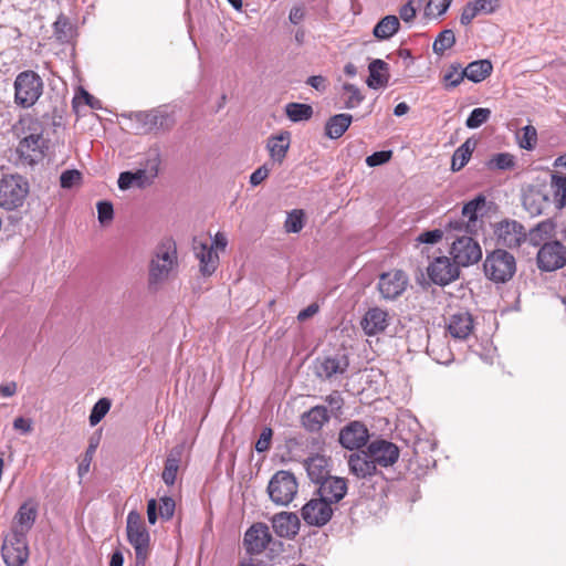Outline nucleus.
Here are the masks:
<instances>
[{
    "label": "nucleus",
    "instance_id": "obj_6",
    "mask_svg": "<svg viewBox=\"0 0 566 566\" xmlns=\"http://www.w3.org/2000/svg\"><path fill=\"white\" fill-rule=\"evenodd\" d=\"M14 103L23 108L33 106L43 94L41 76L31 70L19 73L14 80Z\"/></svg>",
    "mask_w": 566,
    "mask_h": 566
},
{
    "label": "nucleus",
    "instance_id": "obj_17",
    "mask_svg": "<svg viewBox=\"0 0 566 566\" xmlns=\"http://www.w3.org/2000/svg\"><path fill=\"white\" fill-rule=\"evenodd\" d=\"M369 439L367 427L357 420L344 426L338 434V442L347 450L354 451L365 447Z\"/></svg>",
    "mask_w": 566,
    "mask_h": 566
},
{
    "label": "nucleus",
    "instance_id": "obj_20",
    "mask_svg": "<svg viewBox=\"0 0 566 566\" xmlns=\"http://www.w3.org/2000/svg\"><path fill=\"white\" fill-rule=\"evenodd\" d=\"M269 526L264 523H254L245 532L243 544L251 555L261 554L271 542Z\"/></svg>",
    "mask_w": 566,
    "mask_h": 566
},
{
    "label": "nucleus",
    "instance_id": "obj_32",
    "mask_svg": "<svg viewBox=\"0 0 566 566\" xmlns=\"http://www.w3.org/2000/svg\"><path fill=\"white\" fill-rule=\"evenodd\" d=\"M266 148L273 161L282 164L290 148V133L283 132L268 139Z\"/></svg>",
    "mask_w": 566,
    "mask_h": 566
},
{
    "label": "nucleus",
    "instance_id": "obj_33",
    "mask_svg": "<svg viewBox=\"0 0 566 566\" xmlns=\"http://www.w3.org/2000/svg\"><path fill=\"white\" fill-rule=\"evenodd\" d=\"M353 120L350 114H336L329 117L325 124V134L331 139H337L348 129Z\"/></svg>",
    "mask_w": 566,
    "mask_h": 566
},
{
    "label": "nucleus",
    "instance_id": "obj_43",
    "mask_svg": "<svg viewBox=\"0 0 566 566\" xmlns=\"http://www.w3.org/2000/svg\"><path fill=\"white\" fill-rule=\"evenodd\" d=\"M552 187L554 188L556 207L563 209L566 206V175H552Z\"/></svg>",
    "mask_w": 566,
    "mask_h": 566
},
{
    "label": "nucleus",
    "instance_id": "obj_26",
    "mask_svg": "<svg viewBox=\"0 0 566 566\" xmlns=\"http://www.w3.org/2000/svg\"><path fill=\"white\" fill-rule=\"evenodd\" d=\"M272 527L277 536L291 538L297 534L300 521L294 513L281 512L272 517Z\"/></svg>",
    "mask_w": 566,
    "mask_h": 566
},
{
    "label": "nucleus",
    "instance_id": "obj_56",
    "mask_svg": "<svg viewBox=\"0 0 566 566\" xmlns=\"http://www.w3.org/2000/svg\"><path fill=\"white\" fill-rule=\"evenodd\" d=\"M392 153L390 150L376 151L366 158L369 167L380 166L390 160Z\"/></svg>",
    "mask_w": 566,
    "mask_h": 566
},
{
    "label": "nucleus",
    "instance_id": "obj_58",
    "mask_svg": "<svg viewBox=\"0 0 566 566\" xmlns=\"http://www.w3.org/2000/svg\"><path fill=\"white\" fill-rule=\"evenodd\" d=\"M452 0H429V3L426 9V14H430L429 11H437V15H442L447 12L451 4Z\"/></svg>",
    "mask_w": 566,
    "mask_h": 566
},
{
    "label": "nucleus",
    "instance_id": "obj_52",
    "mask_svg": "<svg viewBox=\"0 0 566 566\" xmlns=\"http://www.w3.org/2000/svg\"><path fill=\"white\" fill-rule=\"evenodd\" d=\"M159 516L164 521H169L175 514V501L170 496H163L159 500Z\"/></svg>",
    "mask_w": 566,
    "mask_h": 566
},
{
    "label": "nucleus",
    "instance_id": "obj_48",
    "mask_svg": "<svg viewBox=\"0 0 566 566\" xmlns=\"http://www.w3.org/2000/svg\"><path fill=\"white\" fill-rule=\"evenodd\" d=\"M54 34L61 42H67L72 36V27L64 15H60L54 22Z\"/></svg>",
    "mask_w": 566,
    "mask_h": 566
},
{
    "label": "nucleus",
    "instance_id": "obj_60",
    "mask_svg": "<svg viewBox=\"0 0 566 566\" xmlns=\"http://www.w3.org/2000/svg\"><path fill=\"white\" fill-rule=\"evenodd\" d=\"M270 174V168L266 164L260 166L255 169L250 176V184L252 186H259L262 181H264Z\"/></svg>",
    "mask_w": 566,
    "mask_h": 566
},
{
    "label": "nucleus",
    "instance_id": "obj_7",
    "mask_svg": "<svg viewBox=\"0 0 566 566\" xmlns=\"http://www.w3.org/2000/svg\"><path fill=\"white\" fill-rule=\"evenodd\" d=\"M485 276L495 283L510 281L516 272L515 258L503 249L489 253L484 264Z\"/></svg>",
    "mask_w": 566,
    "mask_h": 566
},
{
    "label": "nucleus",
    "instance_id": "obj_1",
    "mask_svg": "<svg viewBox=\"0 0 566 566\" xmlns=\"http://www.w3.org/2000/svg\"><path fill=\"white\" fill-rule=\"evenodd\" d=\"M178 266L177 249L174 242L159 244L148 265V290L157 292Z\"/></svg>",
    "mask_w": 566,
    "mask_h": 566
},
{
    "label": "nucleus",
    "instance_id": "obj_49",
    "mask_svg": "<svg viewBox=\"0 0 566 566\" xmlns=\"http://www.w3.org/2000/svg\"><path fill=\"white\" fill-rule=\"evenodd\" d=\"M343 90L348 93V97L345 101V107L348 109L355 108L360 105L364 101V95L360 93L359 88L354 85L346 83L343 86Z\"/></svg>",
    "mask_w": 566,
    "mask_h": 566
},
{
    "label": "nucleus",
    "instance_id": "obj_19",
    "mask_svg": "<svg viewBox=\"0 0 566 566\" xmlns=\"http://www.w3.org/2000/svg\"><path fill=\"white\" fill-rule=\"evenodd\" d=\"M302 517L308 525L324 526L333 516L332 504L326 500L312 499L308 501L301 511Z\"/></svg>",
    "mask_w": 566,
    "mask_h": 566
},
{
    "label": "nucleus",
    "instance_id": "obj_5",
    "mask_svg": "<svg viewBox=\"0 0 566 566\" xmlns=\"http://www.w3.org/2000/svg\"><path fill=\"white\" fill-rule=\"evenodd\" d=\"M29 190V182L21 175H3L0 178V208L7 211L18 210L23 206Z\"/></svg>",
    "mask_w": 566,
    "mask_h": 566
},
{
    "label": "nucleus",
    "instance_id": "obj_29",
    "mask_svg": "<svg viewBox=\"0 0 566 566\" xmlns=\"http://www.w3.org/2000/svg\"><path fill=\"white\" fill-rule=\"evenodd\" d=\"M448 331L455 339H467L473 331V317L469 312H459L451 315Z\"/></svg>",
    "mask_w": 566,
    "mask_h": 566
},
{
    "label": "nucleus",
    "instance_id": "obj_9",
    "mask_svg": "<svg viewBox=\"0 0 566 566\" xmlns=\"http://www.w3.org/2000/svg\"><path fill=\"white\" fill-rule=\"evenodd\" d=\"M270 499L277 505H287L297 493V482L293 473L277 471L269 482Z\"/></svg>",
    "mask_w": 566,
    "mask_h": 566
},
{
    "label": "nucleus",
    "instance_id": "obj_22",
    "mask_svg": "<svg viewBox=\"0 0 566 566\" xmlns=\"http://www.w3.org/2000/svg\"><path fill=\"white\" fill-rule=\"evenodd\" d=\"M348 366L349 361L345 354H335L318 358L315 364V373L319 378L331 379L335 375L344 374Z\"/></svg>",
    "mask_w": 566,
    "mask_h": 566
},
{
    "label": "nucleus",
    "instance_id": "obj_12",
    "mask_svg": "<svg viewBox=\"0 0 566 566\" xmlns=\"http://www.w3.org/2000/svg\"><path fill=\"white\" fill-rule=\"evenodd\" d=\"M46 142L41 133L30 134L19 142L17 154L24 166H33L44 158Z\"/></svg>",
    "mask_w": 566,
    "mask_h": 566
},
{
    "label": "nucleus",
    "instance_id": "obj_23",
    "mask_svg": "<svg viewBox=\"0 0 566 566\" xmlns=\"http://www.w3.org/2000/svg\"><path fill=\"white\" fill-rule=\"evenodd\" d=\"M347 462L349 472L358 479L373 476L377 472V468L366 450L352 453Z\"/></svg>",
    "mask_w": 566,
    "mask_h": 566
},
{
    "label": "nucleus",
    "instance_id": "obj_38",
    "mask_svg": "<svg viewBox=\"0 0 566 566\" xmlns=\"http://www.w3.org/2000/svg\"><path fill=\"white\" fill-rule=\"evenodd\" d=\"M400 22L396 15H386L374 28V35L379 40H387L397 33Z\"/></svg>",
    "mask_w": 566,
    "mask_h": 566
},
{
    "label": "nucleus",
    "instance_id": "obj_24",
    "mask_svg": "<svg viewBox=\"0 0 566 566\" xmlns=\"http://www.w3.org/2000/svg\"><path fill=\"white\" fill-rule=\"evenodd\" d=\"M500 8L499 0H474L468 2L460 15V22L462 25H468L472 20L483 13L491 14Z\"/></svg>",
    "mask_w": 566,
    "mask_h": 566
},
{
    "label": "nucleus",
    "instance_id": "obj_63",
    "mask_svg": "<svg viewBox=\"0 0 566 566\" xmlns=\"http://www.w3.org/2000/svg\"><path fill=\"white\" fill-rule=\"evenodd\" d=\"M416 12V8L413 7L412 1L410 0L400 8L399 15L405 22H410L415 19Z\"/></svg>",
    "mask_w": 566,
    "mask_h": 566
},
{
    "label": "nucleus",
    "instance_id": "obj_50",
    "mask_svg": "<svg viewBox=\"0 0 566 566\" xmlns=\"http://www.w3.org/2000/svg\"><path fill=\"white\" fill-rule=\"evenodd\" d=\"M98 221L101 224H108L114 218V208L109 201H98L96 205Z\"/></svg>",
    "mask_w": 566,
    "mask_h": 566
},
{
    "label": "nucleus",
    "instance_id": "obj_3",
    "mask_svg": "<svg viewBox=\"0 0 566 566\" xmlns=\"http://www.w3.org/2000/svg\"><path fill=\"white\" fill-rule=\"evenodd\" d=\"M161 163L160 151L158 148H153L147 153L145 167L137 169L135 172L124 171L120 172L117 184L120 190H127L132 187L146 188L150 186L159 174V166Z\"/></svg>",
    "mask_w": 566,
    "mask_h": 566
},
{
    "label": "nucleus",
    "instance_id": "obj_25",
    "mask_svg": "<svg viewBox=\"0 0 566 566\" xmlns=\"http://www.w3.org/2000/svg\"><path fill=\"white\" fill-rule=\"evenodd\" d=\"M347 492L346 480L337 476H328L319 483V496L331 504L339 502Z\"/></svg>",
    "mask_w": 566,
    "mask_h": 566
},
{
    "label": "nucleus",
    "instance_id": "obj_2",
    "mask_svg": "<svg viewBox=\"0 0 566 566\" xmlns=\"http://www.w3.org/2000/svg\"><path fill=\"white\" fill-rule=\"evenodd\" d=\"M122 117L129 122L130 129L137 135L167 132L175 125L174 117L160 108H153L145 112H128L122 114Z\"/></svg>",
    "mask_w": 566,
    "mask_h": 566
},
{
    "label": "nucleus",
    "instance_id": "obj_54",
    "mask_svg": "<svg viewBox=\"0 0 566 566\" xmlns=\"http://www.w3.org/2000/svg\"><path fill=\"white\" fill-rule=\"evenodd\" d=\"M523 136L520 140V146L524 149L531 150L534 148L537 139L536 129L533 126H525L523 128Z\"/></svg>",
    "mask_w": 566,
    "mask_h": 566
},
{
    "label": "nucleus",
    "instance_id": "obj_15",
    "mask_svg": "<svg viewBox=\"0 0 566 566\" xmlns=\"http://www.w3.org/2000/svg\"><path fill=\"white\" fill-rule=\"evenodd\" d=\"M366 453L373 459L376 468L378 465L388 468L398 461L400 451L395 443L384 439H376L367 446Z\"/></svg>",
    "mask_w": 566,
    "mask_h": 566
},
{
    "label": "nucleus",
    "instance_id": "obj_31",
    "mask_svg": "<svg viewBox=\"0 0 566 566\" xmlns=\"http://www.w3.org/2000/svg\"><path fill=\"white\" fill-rule=\"evenodd\" d=\"M305 468L310 479L319 484L329 476L328 460L324 455H313L305 461Z\"/></svg>",
    "mask_w": 566,
    "mask_h": 566
},
{
    "label": "nucleus",
    "instance_id": "obj_55",
    "mask_svg": "<svg viewBox=\"0 0 566 566\" xmlns=\"http://www.w3.org/2000/svg\"><path fill=\"white\" fill-rule=\"evenodd\" d=\"M325 402H327L331 408V411H328L331 417L336 416L344 406V399L338 391H333L331 395L326 396Z\"/></svg>",
    "mask_w": 566,
    "mask_h": 566
},
{
    "label": "nucleus",
    "instance_id": "obj_36",
    "mask_svg": "<svg viewBox=\"0 0 566 566\" xmlns=\"http://www.w3.org/2000/svg\"><path fill=\"white\" fill-rule=\"evenodd\" d=\"M492 70L493 65L489 60H478L469 63L463 69V74L473 83H480L492 73Z\"/></svg>",
    "mask_w": 566,
    "mask_h": 566
},
{
    "label": "nucleus",
    "instance_id": "obj_30",
    "mask_svg": "<svg viewBox=\"0 0 566 566\" xmlns=\"http://www.w3.org/2000/svg\"><path fill=\"white\" fill-rule=\"evenodd\" d=\"M369 76L366 81L368 87L373 90H378L380 87H385L389 81V66L388 64L380 60H373L368 65Z\"/></svg>",
    "mask_w": 566,
    "mask_h": 566
},
{
    "label": "nucleus",
    "instance_id": "obj_11",
    "mask_svg": "<svg viewBox=\"0 0 566 566\" xmlns=\"http://www.w3.org/2000/svg\"><path fill=\"white\" fill-rule=\"evenodd\" d=\"M537 266L545 272L556 271L566 264V247L559 241L545 242L538 250Z\"/></svg>",
    "mask_w": 566,
    "mask_h": 566
},
{
    "label": "nucleus",
    "instance_id": "obj_8",
    "mask_svg": "<svg viewBox=\"0 0 566 566\" xmlns=\"http://www.w3.org/2000/svg\"><path fill=\"white\" fill-rule=\"evenodd\" d=\"M486 199L483 195H479L474 199L467 202L461 211V217L450 218L446 223V233L454 235L457 233L473 234L478 230V211L485 206Z\"/></svg>",
    "mask_w": 566,
    "mask_h": 566
},
{
    "label": "nucleus",
    "instance_id": "obj_21",
    "mask_svg": "<svg viewBox=\"0 0 566 566\" xmlns=\"http://www.w3.org/2000/svg\"><path fill=\"white\" fill-rule=\"evenodd\" d=\"M196 258L200 262V272L203 276L212 275L219 265V255L207 241L193 239L192 243Z\"/></svg>",
    "mask_w": 566,
    "mask_h": 566
},
{
    "label": "nucleus",
    "instance_id": "obj_34",
    "mask_svg": "<svg viewBox=\"0 0 566 566\" xmlns=\"http://www.w3.org/2000/svg\"><path fill=\"white\" fill-rule=\"evenodd\" d=\"M36 518V509L34 505L30 503H23L17 514H15V522L17 525L14 526L12 532H22L23 536H25L27 532L32 527Z\"/></svg>",
    "mask_w": 566,
    "mask_h": 566
},
{
    "label": "nucleus",
    "instance_id": "obj_42",
    "mask_svg": "<svg viewBox=\"0 0 566 566\" xmlns=\"http://www.w3.org/2000/svg\"><path fill=\"white\" fill-rule=\"evenodd\" d=\"M491 170H510L515 166V157L509 153L494 155L486 164Z\"/></svg>",
    "mask_w": 566,
    "mask_h": 566
},
{
    "label": "nucleus",
    "instance_id": "obj_45",
    "mask_svg": "<svg viewBox=\"0 0 566 566\" xmlns=\"http://www.w3.org/2000/svg\"><path fill=\"white\" fill-rule=\"evenodd\" d=\"M548 202V198L541 193L535 192L524 198V206L532 214H541L543 212V205Z\"/></svg>",
    "mask_w": 566,
    "mask_h": 566
},
{
    "label": "nucleus",
    "instance_id": "obj_39",
    "mask_svg": "<svg viewBox=\"0 0 566 566\" xmlns=\"http://www.w3.org/2000/svg\"><path fill=\"white\" fill-rule=\"evenodd\" d=\"M313 107L308 104L292 102L285 105V114L293 123L308 120L313 116Z\"/></svg>",
    "mask_w": 566,
    "mask_h": 566
},
{
    "label": "nucleus",
    "instance_id": "obj_13",
    "mask_svg": "<svg viewBox=\"0 0 566 566\" xmlns=\"http://www.w3.org/2000/svg\"><path fill=\"white\" fill-rule=\"evenodd\" d=\"M1 552L7 566H23L29 557V548L22 532H12L4 539Z\"/></svg>",
    "mask_w": 566,
    "mask_h": 566
},
{
    "label": "nucleus",
    "instance_id": "obj_59",
    "mask_svg": "<svg viewBox=\"0 0 566 566\" xmlns=\"http://www.w3.org/2000/svg\"><path fill=\"white\" fill-rule=\"evenodd\" d=\"M444 232H446V230L443 231L441 229L426 231V232L421 233L417 240L421 243L433 244V243L439 242L442 239Z\"/></svg>",
    "mask_w": 566,
    "mask_h": 566
},
{
    "label": "nucleus",
    "instance_id": "obj_61",
    "mask_svg": "<svg viewBox=\"0 0 566 566\" xmlns=\"http://www.w3.org/2000/svg\"><path fill=\"white\" fill-rule=\"evenodd\" d=\"M306 84L310 85L311 87H313L314 90L321 92V93L326 92V90L328 87L327 78L325 76H322V75L310 76L306 80Z\"/></svg>",
    "mask_w": 566,
    "mask_h": 566
},
{
    "label": "nucleus",
    "instance_id": "obj_37",
    "mask_svg": "<svg viewBox=\"0 0 566 566\" xmlns=\"http://www.w3.org/2000/svg\"><path fill=\"white\" fill-rule=\"evenodd\" d=\"M554 232V224L551 221L539 222L535 228L526 232V240L534 247H542L552 238Z\"/></svg>",
    "mask_w": 566,
    "mask_h": 566
},
{
    "label": "nucleus",
    "instance_id": "obj_14",
    "mask_svg": "<svg viewBox=\"0 0 566 566\" xmlns=\"http://www.w3.org/2000/svg\"><path fill=\"white\" fill-rule=\"evenodd\" d=\"M494 234L500 247L515 249L526 241V230L515 220H503L495 224Z\"/></svg>",
    "mask_w": 566,
    "mask_h": 566
},
{
    "label": "nucleus",
    "instance_id": "obj_46",
    "mask_svg": "<svg viewBox=\"0 0 566 566\" xmlns=\"http://www.w3.org/2000/svg\"><path fill=\"white\" fill-rule=\"evenodd\" d=\"M111 400L107 398H101L92 408L90 415V424L96 426L109 411Z\"/></svg>",
    "mask_w": 566,
    "mask_h": 566
},
{
    "label": "nucleus",
    "instance_id": "obj_40",
    "mask_svg": "<svg viewBox=\"0 0 566 566\" xmlns=\"http://www.w3.org/2000/svg\"><path fill=\"white\" fill-rule=\"evenodd\" d=\"M475 144L470 139L465 140L453 154L451 169L453 171L461 170L471 158Z\"/></svg>",
    "mask_w": 566,
    "mask_h": 566
},
{
    "label": "nucleus",
    "instance_id": "obj_53",
    "mask_svg": "<svg viewBox=\"0 0 566 566\" xmlns=\"http://www.w3.org/2000/svg\"><path fill=\"white\" fill-rule=\"evenodd\" d=\"M460 66H451V70L443 76V81L448 87H457L464 78L463 70H459Z\"/></svg>",
    "mask_w": 566,
    "mask_h": 566
},
{
    "label": "nucleus",
    "instance_id": "obj_18",
    "mask_svg": "<svg viewBox=\"0 0 566 566\" xmlns=\"http://www.w3.org/2000/svg\"><path fill=\"white\" fill-rule=\"evenodd\" d=\"M460 266L448 256H438L428 266L430 280L438 285H447L457 280Z\"/></svg>",
    "mask_w": 566,
    "mask_h": 566
},
{
    "label": "nucleus",
    "instance_id": "obj_35",
    "mask_svg": "<svg viewBox=\"0 0 566 566\" xmlns=\"http://www.w3.org/2000/svg\"><path fill=\"white\" fill-rule=\"evenodd\" d=\"M182 448L175 447L165 461V468L161 474L163 481L166 485L170 486L175 484L177 472L179 470V463L181 460Z\"/></svg>",
    "mask_w": 566,
    "mask_h": 566
},
{
    "label": "nucleus",
    "instance_id": "obj_28",
    "mask_svg": "<svg viewBox=\"0 0 566 566\" xmlns=\"http://www.w3.org/2000/svg\"><path fill=\"white\" fill-rule=\"evenodd\" d=\"M388 313L387 311L373 307L369 308L361 321V327L364 332L371 336L381 333L388 326Z\"/></svg>",
    "mask_w": 566,
    "mask_h": 566
},
{
    "label": "nucleus",
    "instance_id": "obj_10",
    "mask_svg": "<svg viewBox=\"0 0 566 566\" xmlns=\"http://www.w3.org/2000/svg\"><path fill=\"white\" fill-rule=\"evenodd\" d=\"M449 235L455 238L451 247V254L459 266H469L481 260V247L471 234L457 233L454 235L452 233Z\"/></svg>",
    "mask_w": 566,
    "mask_h": 566
},
{
    "label": "nucleus",
    "instance_id": "obj_41",
    "mask_svg": "<svg viewBox=\"0 0 566 566\" xmlns=\"http://www.w3.org/2000/svg\"><path fill=\"white\" fill-rule=\"evenodd\" d=\"M455 43L454 32L450 29H446L438 34L436 38L432 50L436 54L442 55L444 51L452 48Z\"/></svg>",
    "mask_w": 566,
    "mask_h": 566
},
{
    "label": "nucleus",
    "instance_id": "obj_47",
    "mask_svg": "<svg viewBox=\"0 0 566 566\" xmlns=\"http://www.w3.org/2000/svg\"><path fill=\"white\" fill-rule=\"evenodd\" d=\"M490 116H491V111L489 108H482V107L474 108L470 113L469 117L467 118L465 125L468 128H471V129L478 128L482 124L488 122Z\"/></svg>",
    "mask_w": 566,
    "mask_h": 566
},
{
    "label": "nucleus",
    "instance_id": "obj_62",
    "mask_svg": "<svg viewBox=\"0 0 566 566\" xmlns=\"http://www.w3.org/2000/svg\"><path fill=\"white\" fill-rule=\"evenodd\" d=\"M32 424H33L32 420L29 418H24V417L15 418L12 423L13 429L17 431H20L23 434H29L32 432V430H33Z\"/></svg>",
    "mask_w": 566,
    "mask_h": 566
},
{
    "label": "nucleus",
    "instance_id": "obj_51",
    "mask_svg": "<svg viewBox=\"0 0 566 566\" xmlns=\"http://www.w3.org/2000/svg\"><path fill=\"white\" fill-rule=\"evenodd\" d=\"M82 174L76 169L65 170L61 174L60 184L62 188L70 189L80 184Z\"/></svg>",
    "mask_w": 566,
    "mask_h": 566
},
{
    "label": "nucleus",
    "instance_id": "obj_44",
    "mask_svg": "<svg viewBox=\"0 0 566 566\" xmlns=\"http://www.w3.org/2000/svg\"><path fill=\"white\" fill-rule=\"evenodd\" d=\"M305 213L302 209H294L287 213L284 229L287 233H298L304 227Z\"/></svg>",
    "mask_w": 566,
    "mask_h": 566
},
{
    "label": "nucleus",
    "instance_id": "obj_4",
    "mask_svg": "<svg viewBox=\"0 0 566 566\" xmlns=\"http://www.w3.org/2000/svg\"><path fill=\"white\" fill-rule=\"evenodd\" d=\"M126 533L135 551V565L145 566L150 552V535L137 511H130L126 520Z\"/></svg>",
    "mask_w": 566,
    "mask_h": 566
},
{
    "label": "nucleus",
    "instance_id": "obj_64",
    "mask_svg": "<svg viewBox=\"0 0 566 566\" xmlns=\"http://www.w3.org/2000/svg\"><path fill=\"white\" fill-rule=\"evenodd\" d=\"M96 444L91 443L86 450L85 459L83 462L78 465V474L83 475L88 471L90 462L92 460V455L95 452Z\"/></svg>",
    "mask_w": 566,
    "mask_h": 566
},
{
    "label": "nucleus",
    "instance_id": "obj_57",
    "mask_svg": "<svg viewBox=\"0 0 566 566\" xmlns=\"http://www.w3.org/2000/svg\"><path fill=\"white\" fill-rule=\"evenodd\" d=\"M273 436V431L271 428H264L255 443V450L259 453L265 452L270 449L271 439Z\"/></svg>",
    "mask_w": 566,
    "mask_h": 566
},
{
    "label": "nucleus",
    "instance_id": "obj_16",
    "mask_svg": "<svg viewBox=\"0 0 566 566\" xmlns=\"http://www.w3.org/2000/svg\"><path fill=\"white\" fill-rule=\"evenodd\" d=\"M408 285V276L401 270H392L382 273L378 281V291L385 300H396L406 290Z\"/></svg>",
    "mask_w": 566,
    "mask_h": 566
},
{
    "label": "nucleus",
    "instance_id": "obj_27",
    "mask_svg": "<svg viewBox=\"0 0 566 566\" xmlns=\"http://www.w3.org/2000/svg\"><path fill=\"white\" fill-rule=\"evenodd\" d=\"M331 420L325 406H314L301 415V424L308 432H318Z\"/></svg>",
    "mask_w": 566,
    "mask_h": 566
}]
</instances>
